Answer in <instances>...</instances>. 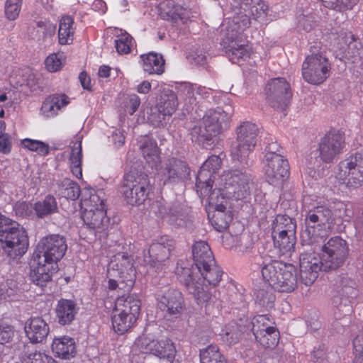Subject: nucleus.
<instances>
[{"instance_id": "49530a36", "label": "nucleus", "mask_w": 363, "mask_h": 363, "mask_svg": "<svg viewBox=\"0 0 363 363\" xmlns=\"http://www.w3.org/2000/svg\"><path fill=\"white\" fill-rule=\"evenodd\" d=\"M120 33L116 34L115 47L120 55H126L131 52L135 45V40L133 37L126 31L120 30Z\"/></svg>"}, {"instance_id": "f8f14e48", "label": "nucleus", "mask_w": 363, "mask_h": 363, "mask_svg": "<svg viewBox=\"0 0 363 363\" xmlns=\"http://www.w3.org/2000/svg\"><path fill=\"white\" fill-rule=\"evenodd\" d=\"M335 178L349 187H358L363 184V155L357 153L342 161L335 172Z\"/></svg>"}, {"instance_id": "ddd939ff", "label": "nucleus", "mask_w": 363, "mask_h": 363, "mask_svg": "<svg viewBox=\"0 0 363 363\" xmlns=\"http://www.w3.org/2000/svg\"><path fill=\"white\" fill-rule=\"evenodd\" d=\"M149 182L145 176L126 174L121 186L124 200L131 206H140L146 200Z\"/></svg>"}, {"instance_id": "7c9ffc66", "label": "nucleus", "mask_w": 363, "mask_h": 363, "mask_svg": "<svg viewBox=\"0 0 363 363\" xmlns=\"http://www.w3.org/2000/svg\"><path fill=\"white\" fill-rule=\"evenodd\" d=\"M78 312V307L74 301L69 299H60L55 309L57 322L62 325H69L74 319Z\"/></svg>"}, {"instance_id": "393cba45", "label": "nucleus", "mask_w": 363, "mask_h": 363, "mask_svg": "<svg viewBox=\"0 0 363 363\" xmlns=\"http://www.w3.org/2000/svg\"><path fill=\"white\" fill-rule=\"evenodd\" d=\"M190 170L186 164L180 160L171 158L166 161L164 168L162 170L164 183H179L186 179Z\"/></svg>"}, {"instance_id": "774afa93", "label": "nucleus", "mask_w": 363, "mask_h": 363, "mask_svg": "<svg viewBox=\"0 0 363 363\" xmlns=\"http://www.w3.org/2000/svg\"><path fill=\"white\" fill-rule=\"evenodd\" d=\"M12 143L10 135L6 133L0 135V152L9 154L11 150Z\"/></svg>"}, {"instance_id": "79ce46f5", "label": "nucleus", "mask_w": 363, "mask_h": 363, "mask_svg": "<svg viewBox=\"0 0 363 363\" xmlns=\"http://www.w3.org/2000/svg\"><path fill=\"white\" fill-rule=\"evenodd\" d=\"M274 247L280 255L291 256L294 251L296 234L272 236Z\"/></svg>"}, {"instance_id": "cd10ccee", "label": "nucleus", "mask_w": 363, "mask_h": 363, "mask_svg": "<svg viewBox=\"0 0 363 363\" xmlns=\"http://www.w3.org/2000/svg\"><path fill=\"white\" fill-rule=\"evenodd\" d=\"M297 287V270L291 264H286L274 289L281 292H291Z\"/></svg>"}, {"instance_id": "20e7f679", "label": "nucleus", "mask_w": 363, "mask_h": 363, "mask_svg": "<svg viewBox=\"0 0 363 363\" xmlns=\"http://www.w3.org/2000/svg\"><path fill=\"white\" fill-rule=\"evenodd\" d=\"M303 204L308 209L305 216V229L301 233L303 245H310L312 242H322L326 238L334 223L332 210L325 203L318 201H311L310 197L303 199Z\"/></svg>"}, {"instance_id": "4be33fe9", "label": "nucleus", "mask_w": 363, "mask_h": 363, "mask_svg": "<svg viewBox=\"0 0 363 363\" xmlns=\"http://www.w3.org/2000/svg\"><path fill=\"white\" fill-rule=\"evenodd\" d=\"M354 281L347 277H342L336 282L333 303L335 306H344L350 311V303L357 296Z\"/></svg>"}, {"instance_id": "58836bf2", "label": "nucleus", "mask_w": 363, "mask_h": 363, "mask_svg": "<svg viewBox=\"0 0 363 363\" xmlns=\"http://www.w3.org/2000/svg\"><path fill=\"white\" fill-rule=\"evenodd\" d=\"M286 263L273 260L269 263H263L261 272L263 279L272 288L278 283V278L281 274Z\"/></svg>"}, {"instance_id": "0e129e2a", "label": "nucleus", "mask_w": 363, "mask_h": 363, "mask_svg": "<svg viewBox=\"0 0 363 363\" xmlns=\"http://www.w3.org/2000/svg\"><path fill=\"white\" fill-rule=\"evenodd\" d=\"M354 353L357 363H363V335H357L354 341Z\"/></svg>"}, {"instance_id": "dca6fc26", "label": "nucleus", "mask_w": 363, "mask_h": 363, "mask_svg": "<svg viewBox=\"0 0 363 363\" xmlns=\"http://www.w3.org/2000/svg\"><path fill=\"white\" fill-rule=\"evenodd\" d=\"M220 163V157L216 155L209 157L204 162L196 177V187L199 194L208 195L213 191V183Z\"/></svg>"}, {"instance_id": "f257e3e1", "label": "nucleus", "mask_w": 363, "mask_h": 363, "mask_svg": "<svg viewBox=\"0 0 363 363\" xmlns=\"http://www.w3.org/2000/svg\"><path fill=\"white\" fill-rule=\"evenodd\" d=\"M250 179L247 174L238 169L224 172L219 178V186H223L225 192L221 191V188H216L208 195L199 194L201 197L207 196L208 216L216 230L221 232L225 230L232 220L231 213L226 211L227 200L224 194L236 200L245 198L249 189Z\"/></svg>"}, {"instance_id": "3c124183", "label": "nucleus", "mask_w": 363, "mask_h": 363, "mask_svg": "<svg viewBox=\"0 0 363 363\" xmlns=\"http://www.w3.org/2000/svg\"><path fill=\"white\" fill-rule=\"evenodd\" d=\"M201 363H226L217 345H211L200 352Z\"/></svg>"}, {"instance_id": "9b49d317", "label": "nucleus", "mask_w": 363, "mask_h": 363, "mask_svg": "<svg viewBox=\"0 0 363 363\" xmlns=\"http://www.w3.org/2000/svg\"><path fill=\"white\" fill-rule=\"evenodd\" d=\"M344 138L340 133H329L320 140L317 150L312 153L309 162L318 167L322 162L330 163L339 155L343 148Z\"/></svg>"}, {"instance_id": "4c0bfd02", "label": "nucleus", "mask_w": 363, "mask_h": 363, "mask_svg": "<svg viewBox=\"0 0 363 363\" xmlns=\"http://www.w3.org/2000/svg\"><path fill=\"white\" fill-rule=\"evenodd\" d=\"M296 225L292 218L287 216L278 215L273 221L272 236L296 234Z\"/></svg>"}, {"instance_id": "603ef678", "label": "nucleus", "mask_w": 363, "mask_h": 363, "mask_svg": "<svg viewBox=\"0 0 363 363\" xmlns=\"http://www.w3.org/2000/svg\"><path fill=\"white\" fill-rule=\"evenodd\" d=\"M261 336L262 337L255 335V337L257 341L263 347L267 348H272L274 347L279 342V333L276 327H274L264 332H262Z\"/></svg>"}, {"instance_id": "5fc2aeb1", "label": "nucleus", "mask_w": 363, "mask_h": 363, "mask_svg": "<svg viewBox=\"0 0 363 363\" xmlns=\"http://www.w3.org/2000/svg\"><path fill=\"white\" fill-rule=\"evenodd\" d=\"M350 41L345 50V55L348 60L354 62L360 57L361 55V43L354 39L353 35H350L348 38Z\"/></svg>"}, {"instance_id": "37998d69", "label": "nucleus", "mask_w": 363, "mask_h": 363, "mask_svg": "<svg viewBox=\"0 0 363 363\" xmlns=\"http://www.w3.org/2000/svg\"><path fill=\"white\" fill-rule=\"evenodd\" d=\"M202 267L197 268L201 273L203 279L208 283V284L213 286H217L222 277L223 272L220 268L216 265L215 259L213 263L205 264Z\"/></svg>"}, {"instance_id": "de8ad7c7", "label": "nucleus", "mask_w": 363, "mask_h": 363, "mask_svg": "<svg viewBox=\"0 0 363 363\" xmlns=\"http://www.w3.org/2000/svg\"><path fill=\"white\" fill-rule=\"evenodd\" d=\"M195 84L187 82L180 84L177 87L178 100L184 103L186 106L193 104L196 99Z\"/></svg>"}, {"instance_id": "72a5a7b5", "label": "nucleus", "mask_w": 363, "mask_h": 363, "mask_svg": "<svg viewBox=\"0 0 363 363\" xmlns=\"http://www.w3.org/2000/svg\"><path fill=\"white\" fill-rule=\"evenodd\" d=\"M140 149L146 162L152 167L157 168L161 162V159L156 142L150 138L144 137L140 141Z\"/></svg>"}, {"instance_id": "6e6552de", "label": "nucleus", "mask_w": 363, "mask_h": 363, "mask_svg": "<svg viewBox=\"0 0 363 363\" xmlns=\"http://www.w3.org/2000/svg\"><path fill=\"white\" fill-rule=\"evenodd\" d=\"M230 117L229 110H209L203 116L201 125L192 129L191 135L200 142L209 141L228 128Z\"/></svg>"}, {"instance_id": "13d9d810", "label": "nucleus", "mask_w": 363, "mask_h": 363, "mask_svg": "<svg viewBox=\"0 0 363 363\" xmlns=\"http://www.w3.org/2000/svg\"><path fill=\"white\" fill-rule=\"evenodd\" d=\"M63 64L62 56L55 53L48 56L45 61V67L50 72H57L62 67Z\"/></svg>"}, {"instance_id": "a19ab883", "label": "nucleus", "mask_w": 363, "mask_h": 363, "mask_svg": "<svg viewBox=\"0 0 363 363\" xmlns=\"http://www.w3.org/2000/svg\"><path fill=\"white\" fill-rule=\"evenodd\" d=\"M74 19L69 16H63L59 23L58 41L60 45H69L73 42Z\"/></svg>"}, {"instance_id": "6e6d98bb", "label": "nucleus", "mask_w": 363, "mask_h": 363, "mask_svg": "<svg viewBox=\"0 0 363 363\" xmlns=\"http://www.w3.org/2000/svg\"><path fill=\"white\" fill-rule=\"evenodd\" d=\"M22 145L25 148L31 151H35L40 155H47L49 153V146L40 140L31 139H25L22 141Z\"/></svg>"}, {"instance_id": "bf43d9fd", "label": "nucleus", "mask_w": 363, "mask_h": 363, "mask_svg": "<svg viewBox=\"0 0 363 363\" xmlns=\"http://www.w3.org/2000/svg\"><path fill=\"white\" fill-rule=\"evenodd\" d=\"M38 40L44 39L48 35H52L55 33V27L48 23L39 21L37 23Z\"/></svg>"}, {"instance_id": "c03bdc74", "label": "nucleus", "mask_w": 363, "mask_h": 363, "mask_svg": "<svg viewBox=\"0 0 363 363\" xmlns=\"http://www.w3.org/2000/svg\"><path fill=\"white\" fill-rule=\"evenodd\" d=\"M57 191L61 197L74 201L79 198L81 190L77 182L65 178L58 184Z\"/></svg>"}, {"instance_id": "0eeeda50", "label": "nucleus", "mask_w": 363, "mask_h": 363, "mask_svg": "<svg viewBox=\"0 0 363 363\" xmlns=\"http://www.w3.org/2000/svg\"><path fill=\"white\" fill-rule=\"evenodd\" d=\"M326 238L322 239V242H312L314 250H320L323 260V270L337 269L341 267L349 255V246L346 240L340 236L330 238L325 242Z\"/></svg>"}, {"instance_id": "5701e85b", "label": "nucleus", "mask_w": 363, "mask_h": 363, "mask_svg": "<svg viewBox=\"0 0 363 363\" xmlns=\"http://www.w3.org/2000/svg\"><path fill=\"white\" fill-rule=\"evenodd\" d=\"M160 17L173 24H178L179 22L184 23L188 20L196 17V12H193L183 6L175 4L172 0L167 1L160 6Z\"/></svg>"}, {"instance_id": "b1692460", "label": "nucleus", "mask_w": 363, "mask_h": 363, "mask_svg": "<svg viewBox=\"0 0 363 363\" xmlns=\"http://www.w3.org/2000/svg\"><path fill=\"white\" fill-rule=\"evenodd\" d=\"M158 306L168 315H177L180 314L183 308L184 298L180 291L169 289L157 298Z\"/></svg>"}, {"instance_id": "f704fd0d", "label": "nucleus", "mask_w": 363, "mask_h": 363, "mask_svg": "<svg viewBox=\"0 0 363 363\" xmlns=\"http://www.w3.org/2000/svg\"><path fill=\"white\" fill-rule=\"evenodd\" d=\"M141 65L145 72L149 74H161L164 69V60L162 55L149 52L140 55Z\"/></svg>"}, {"instance_id": "4468645a", "label": "nucleus", "mask_w": 363, "mask_h": 363, "mask_svg": "<svg viewBox=\"0 0 363 363\" xmlns=\"http://www.w3.org/2000/svg\"><path fill=\"white\" fill-rule=\"evenodd\" d=\"M330 65L328 59L319 54L308 56L302 65V76L311 84H320L329 77Z\"/></svg>"}, {"instance_id": "1a4fd4ad", "label": "nucleus", "mask_w": 363, "mask_h": 363, "mask_svg": "<svg viewBox=\"0 0 363 363\" xmlns=\"http://www.w3.org/2000/svg\"><path fill=\"white\" fill-rule=\"evenodd\" d=\"M135 346L143 353L152 354L160 359L171 360L175 354V347L167 337H159L149 333L145 329L144 333L135 341Z\"/></svg>"}, {"instance_id": "a211bd4d", "label": "nucleus", "mask_w": 363, "mask_h": 363, "mask_svg": "<svg viewBox=\"0 0 363 363\" xmlns=\"http://www.w3.org/2000/svg\"><path fill=\"white\" fill-rule=\"evenodd\" d=\"M266 94L269 104L281 109L288 104L292 96L289 84L282 77L274 78L268 83Z\"/></svg>"}, {"instance_id": "9d476101", "label": "nucleus", "mask_w": 363, "mask_h": 363, "mask_svg": "<svg viewBox=\"0 0 363 363\" xmlns=\"http://www.w3.org/2000/svg\"><path fill=\"white\" fill-rule=\"evenodd\" d=\"M259 129L255 123L243 122L237 128V140L232 144L233 160L242 162L253 151L257 141Z\"/></svg>"}, {"instance_id": "2f4dec72", "label": "nucleus", "mask_w": 363, "mask_h": 363, "mask_svg": "<svg viewBox=\"0 0 363 363\" xmlns=\"http://www.w3.org/2000/svg\"><path fill=\"white\" fill-rule=\"evenodd\" d=\"M52 350L56 357L69 359L75 355V342L68 336L55 337L52 341Z\"/></svg>"}, {"instance_id": "c9c22d12", "label": "nucleus", "mask_w": 363, "mask_h": 363, "mask_svg": "<svg viewBox=\"0 0 363 363\" xmlns=\"http://www.w3.org/2000/svg\"><path fill=\"white\" fill-rule=\"evenodd\" d=\"M192 255L196 268L213 263L214 260L211 248L205 241H197L193 245Z\"/></svg>"}, {"instance_id": "2eb2a0df", "label": "nucleus", "mask_w": 363, "mask_h": 363, "mask_svg": "<svg viewBox=\"0 0 363 363\" xmlns=\"http://www.w3.org/2000/svg\"><path fill=\"white\" fill-rule=\"evenodd\" d=\"M176 274L180 281L184 283L189 292L192 294L199 305H206L211 298V294L199 280L194 277L191 268L177 264Z\"/></svg>"}, {"instance_id": "412c9836", "label": "nucleus", "mask_w": 363, "mask_h": 363, "mask_svg": "<svg viewBox=\"0 0 363 363\" xmlns=\"http://www.w3.org/2000/svg\"><path fill=\"white\" fill-rule=\"evenodd\" d=\"M264 170L267 182L274 186L281 184L289 175V163L283 156L264 160Z\"/></svg>"}, {"instance_id": "c85d7f7f", "label": "nucleus", "mask_w": 363, "mask_h": 363, "mask_svg": "<svg viewBox=\"0 0 363 363\" xmlns=\"http://www.w3.org/2000/svg\"><path fill=\"white\" fill-rule=\"evenodd\" d=\"M69 103V97L65 94H53L48 96L43 101L40 113L50 118L57 116L60 109Z\"/></svg>"}, {"instance_id": "39448f33", "label": "nucleus", "mask_w": 363, "mask_h": 363, "mask_svg": "<svg viewBox=\"0 0 363 363\" xmlns=\"http://www.w3.org/2000/svg\"><path fill=\"white\" fill-rule=\"evenodd\" d=\"M0 242L1 249L11 259L22 257L28 247L25 229L17 222L0 213Z\"/></svg>"}, {"instance_id": "69168bd1", "label": "nucleus", "mask_w": 363, "mask_h": 363, "mask_svg": "<svg viewBox=\"0 0 363 363\" xmlns=\"http://www.w3.org/2000/svg\"><path fill=\"white\" fill-rule=\"evenodd\" d=\"M140 105V99L136 94H131L128 97V101L125 105V111L130 115H133Z\"/></svg>"}, {"instance_id": "f3484780", "label": "nucleus", "mask_w": 363, "mask_h": 363, "mask_svg": "<svg viewBox=\"0 0 363 363\" xmlns=\"http://www.w3.org/2000/svg\"><path fill=\"white\" fill-rule=\"evenodd\" d=\"M173 247V240L167 236H162L158 238L144 252L145 263L159 269L162 263L169 257Z\"/></svg>"}, {"instance_id": "bb28decb", "label": "nucleus", "mask_w": 363, "mask_h": 363, "mask_svg": "<svg viewBox=\"0 0 363 363\" xmlns=\"http://www.w3.org/2000/svg\"><path fill=\"white\" fill-rule=\"evenodd\" d=\"M15 354L19 359L18 363H55L49 356L35 351L32 345H19Z\"/></svg>"}, {"instance_id": "423d86ee", "label": "nucleus", "mask_w": 363, "mask_h": 363, "mask_svg": "<svg viewBox=\"0 0 363 363\" xmlns=\"http://www.w3.org/2000/svg\"><path fill=\"white\" fill-rule=\"evenodd\" d=\"M111 277H118V279H109L108 289L124 292H129L134 286L135 270L133 267V259L125 253L116 254L111 259L108 269Z\"/></svg>"}, {"instance_id": "473e14b6", "label": "nucleus", "mask_w": 363, "mask_h": 363, "mask_svg": "<svg viewBox=\"0 0 363 363\" xmlns=\"http://www.w3.org/2000/svg\"><path fill=\"white\" fill-rule=\"evenodd\" d=\"M140 301L133 295L121 296L118 297L115 303L114 308L118 310L120 313L132 316L137 320L140 311Z\"/></svg>"}, {"instance_id": "052dcab7", "label": "nucleus", "mask_w": 363, "mask_h": 363, "mask_svg": "<svg viewBox=\"0 0 363 363\" xmlns=\"http://www.w3.org/2000/svg\"><path fill=\"white\" fill-rule=\"evenodd\" d=\"M151 211L160 218H165L169 216L168 206L161 201L153 202L151 206Z\"/></svg>"}, {"instance_id": "c756f323", "label": "nucleus", "mask_w": 363, "mask_h": 363, "mask_svg": "<svg viewBox=\"0 0 363 363\" xmlns=\"http://www.w3.org/2000/svg\"><path fill=\"white\" fill-rule=\"evenodd\" d=\"M82 219L89 228L98 232L106 230L108 226L109 219L106 216V210L84 211Z\"/></svg>"}, {"instance_id": "a18cd8bd", "label": "nucleus", "mask_w": 363, "mask_h": 363, "mask_svg": "<svg viewBox=\"0 0 363 363\" xmlns=\"http://www.w3.org/2000/svg\"><path fill=\"white\" fill-rule=\"evenodd\" d=\"M82 143L77 140L73 143L72 152L69 157L71 171L77 178L80 179L82 177Z\"/></svg>"}, {"instance_id": "ea45409f", "label": "nucleus", "mask_w": 363, "mask_h": 363, "mask_svg": "<svg viewBox=\"0 0 363 363\" xmlns=\"http://www.w3.org/2000/svg\"><path fill=\"white\" fill-rule=\"evenodd\" d=\"M112 326L114 331L123 335L128 332L135 323L136 320L133 319L131 315L120 313L118 310L113 309L111 315Z\"/></svg>"}, {"instance_id": "4d7b16f0", "label": "nucleus", "mask_w": 363, "mask_h": 363, "mask_svg": "<svg viewBox=\"0 0 363 363\" xmlns=\"http://www.w3.org/2000/svg\"><path fill=\"white\" fill-rule=\"evenodd\" d=\"M22 0H6L4 11L6 18L10 21L16 20L20 13Z\"/></svg>"}, {"instance_id": "7ed1b4c3", "label": "nucleus", "mask_w": 363, "mask_h": 363, "mask_svg": "<svg viewBox=\"0 0 363 363\" xmlns=\"http://www.w3.org/2000/svg\"><path fill=\"white\" fill-rule=\"evenodd\" d=\"M67 249L65 239L60 235H50L38 242L33 255L30 277L36 285L43 286L58 271L57 262Z\"/></svg>"}, {"instance_id": "f03ea898", "label": "nucleus", "mask_w": 363, "mask_h": 363, "mask_svg": "<svg viewBox=\"0 0 363 363\" xmlns=\"http://www.w3.org/2000/svg\"><path fill=\"white\" fill-rule=\"evenodd\" d=\"M240 12L228 23L223 38L225 54L233 63L250 57L251 48L241 40V32L250 25V16L261 20L267 15V6L262 0H234Z\"/></svg>"}, {"instance_id": "09e8293b", "label": "nucleus", "mask_w": 363, "mask_h": 363, "mask_svg": "<svg viewBox=\"0 0 363 363\" xmlns=\"http://www.w3.org/2000/svg\"><path fill=\"white\" fill-rule=\"evenodd\" d=\"M252 325L254 335H257L259 337H262L261 336L262 332L275 327L274 321L269 315H257L255 316L252 320Z\"/></svg>"}, {"instance_id": "e2e57ef3", "label": "nucleus", "mask_w": 363, "mask_h": 363, "mask_svg": "<svg viewBox=\"0 0 363 363\" xmlns=\"http://www.w3.org/2000/svg\"><path fill=\"white\" fill-rule=\"evenodd\" d=\"M14 335L13 328L7 324L0 323V344L9 342Z\"/></svg>"}, {"instance_id": "8fccbe9b", "label": "nucleus", "mask_w": 363, "mask_h": 363, "mask_svg": "<svg viewBox=\"0 0 363 363\" xmlns=\"http://www.w3.org/2000/svg\"><path fill=\"white\" fill-rule=\"evenodd\" d=\"M223 342L230 345L237 343L242 335V331L235 323H230L224 326L220 333Z\"/></svg>"}, {"instance_id": "e433bc0d", "label": "nucleus", "mask_w": 363, "mask_h": 363, "mask_svg": "<svg viewBox=\"0 0 363 363\" xmlns=\"http://www.w3.org/2000/svg\"><path fill=\"white\" fill-rule=\"evenodd\" d=\"M81 207L84 211L106 210L103 193L94 190L85 191L81 200Z\"/></svg>"}, {"instance_id": "680f3d73", "label": "nucleus", "mask_w": 363, "mask_h": 363, "mask_svg": "<svg viewBox=\"0 0 363 363\" xmlns=\"http://www.w3.org/2000/svg\"><path fill=\"white\" fill-rule=\"evenodd\" d=\"M17 286L12 280H7L0 285V296L2 298H11L14 295Z\"/></svg>"}, {"instance_id": "338daca9", "label": "nucleus", "mask_w": 363, "mask_h": 363, "mask_svg": "<svg viewBox=\"0 0 363 363\" xmlns=\"http://www.w3.org/2000/svg\"><path fill=\"white\" fill-rule=\"evenodd\" d=\"M265 160H269L271 157H274V156H282L280 153L281 147L277 142H272L269 143L265 149Z\"/></svg>"}, {"instance_id": "864d4df0", "label": "nucleus", "mask_w": 363, "mask_h": 363, "mask_svg": "<svg viewBox=\"0 0 363 363\" xmlns=\"http://www.w3.org/2000/svg\"><path fill=\"white\" fill-rule=\"evenodd\" d=\"M57 209L55 199L52 196H47L43 201L35 204V211L39 217H43L54 213Z\"/></svg>"}, {"instance_id": "a878e982", "label": "nucleus", "mask_w": 363, "mask_h": 363, "mask_svg": "<svg viewBox=\"0 0 363 363\" xmlns=\"http://www.w3.org/2000/svg\"><path fill=\"white\" fill-rule=\"evenodd\" d=\"M28 338L32 343L41 342L48 336L50 328L48 323L40 317L30 318L25 326Z\"/></svg>"}, {"instance_id": "6ab92c4d", "label": "nucleus", "mask_w": 363, "mask_h": 363, "mask_svg": "<svg viewBox=\"0 0 363 363\" xmlns=\"http://www.w3.org/2000/svg\"><path fill=\"white\" fill-rule=\"evenodd\" d=\"M301 281L306 286H311L317 279L318 272L323 269V260L315 252H303L300 257Z\"/></svg>"}, {"instance_id": "aec40b11", "label": "nucleus", "mask_w": 363, "mask_h": 363, "mask_svg": "<svg viewBox=\"0 0 363 363\" xmlns=\"http://www.w3.org/2000/svg\"><path fill=\"white\" fill-rule=\"evenodd\" d=\"M178 98L176 93L170 89H164L157 103L158 113H152L148 119L158 126L166 121V117L172 116L178 106Z\"/></svg>"}]
</instances>
